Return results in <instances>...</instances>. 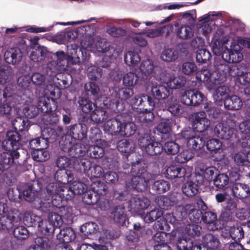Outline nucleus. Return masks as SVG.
<instances>
[{"mask_svg": "<svg viewBox=\"0 0 250 250\" xmlns=\"http://www.w3.org/2000/svg\"><path fill=\"white\" fill-rule=\"evenodd\" d=\"M86 94L93 100L98 98L100 88L99 85L94 82L86 83L84 86Z\"/></svg>", "mask_w": 250, "mask_h": 250, "instance_id": "49530a36", "label": "nucleus"}, {"mask_svg": "<svg viewBox=\"0 0 250 250\" xmlns=\"http://www.w3.org/2000/svg\"><path fill=\"white\" fill-rule=\"evenodd\" d=\"M132 104L139 107L141 110H153L155 106L151 96L145 94L136 95L132 100Z\"/></svg>", "mask_w": 250, "mask_h": 250, "instance_id": "f8f14e48", "label": "nucleus"}, {"mask_svg": "<svg viewBox=\"0 0 250 250\" xmlns=\"http://www.w3.org/2000/svg\"><path fill=\"white\" fill-rule=\"evenodd\" d=\"M22 52L21 50L15 47L7 51L4 54V60L6 62L12 64L19 63L22 59Z\"/></svg>", "mask_w": 250, "mask_h": 250, "instance_id": "c756f323", "label": "nucleus"}, {"mask_svg": "<svg viewBox=\"0 0 250 250\" xmlns=\"http://www.w3.org/2000/svg\"><path fill=\"white\" fill-rule=\"evenodd\" d=\"M54 178L60 185H66L74 179L73 174L70 170L66 169H59L54 173Z\"/></svg>", "mask_w": 250, "mask_h": 250, "instance_id": "2f4dec72", "label": "nucleus"}, {"mask_svg": "<svg viewBox=\"0 0 250 250\" xmlns=\"http://www.w3.org/2000/svg\"><path fill=\"white\" fill-rule=\"evenodd\" d=\"M18 98L15 89L10 86H6L3 90H0V116L10 119L12 107L17 104Z\"/></svg>", "mask_w": 250, "mask_h": 250, "instance_id": "f03ea898", "label": "nucleus"}, {"mask_svg": "<svg viewBox=\"0 0 250 250\" xmlns=\"http://www.w3.org/2000/svg\"><path fill=\"white\" fill-rule=\"evenodd\" d=\"M91 188L93 191L99 196L105 195L107 192L106 184L99 180L93 181L91 184Z\"/></svg>", "mask_w": 250, "mask_h": 250, "instance_id": "e2e57ef3", "label": "nucleus"}, {"mask_svg": "<svg viewBox=\"0 0 250 250\" xmlns=\"http://www.w3.org/2000/svg\"><path fill=\"white\" fill-rule=\"evenodd\" d=\"M50 64H47L46 70L44 72L46 75L49 76L51 77H55L56 80L55 83L56 85L59 87L60 89H65L70 85V83L67 76L62 73V72L56 73L55 67H50Z\"/></svg>", "mask_w": 250, "mask_h": 250, "instance_id": "dca6fc26", "label": "nucleus"}, {"mask_svg": "<svg viewBox=\"0 0 250 250\" xmlns=\"http://www.w3.org/2000/svg\"><path fill=\"white\" fill-rule=\"evenodd\" d=\"M203 221L206 224V227L208 230L213 231L217 230L220 227L217 224L218 220L217 215L212 211H205L203 213Z\"/></svg>", "mask_w": 250, "mask_h": 250, "instance_id": "bb28decb", "label": "nucleus"}, {"mask_svg": "<svg viewBox=\"0 0 250 250\" xmlns=\"http://www.w3.org/2000/svg\"><path fill=\"white\" fill-rule=\"evenodd\" d=\"M117 147L120 152L127 155L134 151L135 144L131 140L122 139L118 142Z\"/></svg>", "mask_w": 250, "mask_h": 250, "instance_id": "79ce46f5", "label": "nucleus"}, {"mask_svg": "<svg viewBox=\"0 0 250 250\" xmlns=\"http://www.w3.org/2000/svg\"><path fill=\"white\" fill-rule=\"evenodd\" d=\"M178 58V53L173 48H165L161 54V59L166 62H174Z\"/></svg>", "mask_w": 250, "mask_h": 250, "instance_id": "603ef678", "label": "nucleus"}, {"mask_svg": "<svg viewBox=\"0 0 250 250\" xmlns=\"http://www.w3.org/2000/svg\"><path fill=\"white\" fill-rule=\"evenodd\" d=\"M141 58L139 54L134 51H129L124 56V61L128 66L134 65L139 62Z\"/></svg>", "mask_w": 250, "mask_h": 250, "instance_id": "680f3d73", "label": "nucleus"}, {"mask_svg": "<svg viewBox=\"0 0 250 250\" xmlns=\"http://www.w3.org/2000/svg\"><path fill=\"white\" fill-rule=\"evenodd\" d=\"M1 230H9L12 229L15 223L18 222V218L13 212H9L7 214L0 217Z\"/></svg>", "mask_w": 250, "mask_h": 250, "instance_id": "4c0bfd02", "label": "nucleus"}, {"mask_svg": "<svg viewBox=\"0 0 250 250\" xmlns=\"http://www.w3.org/2000/svg\"><path fill=\"white\" fill-rule=\"evenodd\" d=\"M54 58L56 59L55 61H49L48 59V62L46 61L45 62L47 63L46 66L48 64L51 63L50 67H55L56 71L58 70L60 72H65L68 70V68L71 64L69 58L67 55L63 51H57L53 54Z\"/></svg>", "mask_w": 250, "mask_h": 250, "instance_id": "6e6552de", "label": "nucleus"}, {"mask_svg": "<svg viewBox=\"0 0 250 250\" xmlns=\"http://www.w3.org/2000/svg\"><path fill=\"white\" fill-rule=\"evenodd\" d=\"M178 250H201V247L199 245H194L193 241L190 239L181 238L178 239L177 243Z\"/></svg>", "mask_w": 250, "mask_h": 250, "instance_id": "ea45409f", "label": "nucleus"}, {"mask_svg": "<svg viewBox=\"0 0 250 250\" xmlns=\"http://www.w3.org/2000/svg\"><path fill=\"white\" fill-rule=\"evenodd\" d=\"M146 168V165L143 161H137L132 164L130 171L132 177L126 183L129 188L138 191L146 189L148 184L152 178L151 174L147 171Z\"/></svg>", "mask_w": 250, "mask_h": 250, "instance_id": "f257e3e1", "label": "nucleus"}, {"mask_svg": "<svg viewBox=\"0 0 250 250\" xmlns=\"http://www.w3.org/2000/svg\"><path fill=\"white\" fill-rule=\"evenodd\" d=\"M234 160L240 170L247 172L250 167V151L247 152V154L243 152L236 153Z\"/></svg>", "mask_w": 250, "mask_h": 250, "instance_id": "a878e982", "label": "nucleus"}, {"mask_svg": "<svg viewBox=\"0 0 250 250\" xmlns=\"http://www.w3.org/2000/svg\"><path fill=\"white\" fill-rule=\"evenodd\" d=\"M181 21L189 24H193L197 18L196 11L193 9L179 14Z\"/></svg>", "mask_w": 250, "mask_h": 250, "instance_id": "864d4df0", "label": "nucleus"}, {"mask_svg": "<svg viewBox=\"0 0 250 250\" xmlns=\"http://www.w3.org/2000/svg\"><path fill=\"white\" fill-rule=\"evenodd\" d=\"M171 234L164 231L157 232L153 236L156 244H164L168 243L171 241Z\"/></svg>", "mask_w": 250, "mask_h": 250, "instance_id": "69168bd1", "label": "nucleus"}, {"mask_svg": "<svg viewBox=\"0 0 250 250\" xmlns=\"http://www.w3.org/2000/svg\"><path fill=\"white\" fill-rule=\"evenodd\" d=\"M205 137L203 136L195 135L192 136L188 140L187 145L189 147L195 150L201 149L205 145Z\"/></svg>", "mask_w": 250, "mask_h": 250, "instance_id": "37998d69", "label": "nucleus"}, {"mask_svg": "<svg viewBox=\"0 0 250 250\" xmlns=\"http://www.w3.org/2000/svg\"><path fill=\"white\" fill-rule=\"evenodd\" d=\"M80 106L82 108V110L85 113L92 112L93 109L97 106L95 104L93 103L89 99L82 97L78 102Z\"/></svg>", "mask_w": 250, "mask_h": 250, "instance_id": "774afa93", "label": "nucleus"}, {"mask_svg": "<svg viewBox=\"0 0 250 250\" xmlns=\"http://www.w3.org/2000/svg\"><path fill=\"white\" fill-rule=\"evenodd\" d=\"M46 148H37L33 150L31 153L33 159L38 162H44L47 160L50 155L49 152L45 150Z\"/></svg>", "mask_w": 250, "mask_h": 250, "instance_id": "0e129e2a", "label": "nucleus"}, {"mask_svg": "<svg viewBox=\"0 0 250 250\" xmlns=\"http://www.w3.org/2000/svg\"><path fill=\"white\" fill-rule=\"evenodd\" d=\"M65 131L62 127L57 126L55 128L47 127L42 131L43 137L47 140V145L49 143H54L57 139L58 137L65 134Z\"/></svg>", "mask_w": 250, "mask_h": 250, "instance_id": "4be33fe9", "label": "nucleus"}, {"mask_svg": "<svg viewBox=\"0 0 250 250\" xmlns=\"http://www.w3.org/2000/svg\"><path fill=\"white\" fill-rule=\"evenodd\" d=\"M42 220L40 216L32 212L25 213L23 217V222L25 225L28 227H37L38 228Z\"/></svg>", "mask_w": 250, "mask_h": 250, "instance_id": "c03bdc74", "label": "nucleus"}, {"mask_svg": "<svg viewBox=\"0 0 250 250\" xmlns=\"http://www.w3.org/2000/svg\"><path fill=\"white\" fill-rule=\"evenodd\" d=\"M165 107L173 116H179L183 113L182 106L180 104L179 100L173 97H171L167 101Z\"/></svg>", "mask_w": 250, "mask_h": 250, "instance_id": "c9c22d12", "label": "nucleus"}, {"mask_svg": "<svg viewBox=\"0 0 250 250\" xmlns=\"http://www.w3.org/2000/svg\"><path fill=\"white\" fill-rule=\"evenodd\" d=\"M229 178L227 174L219 173L213 179V184L217 189L225 190L226 186L229 184Z\"/></svg>", "mask_w": 250, "mask_h": 250, "instance_id": "de8ad7c7", "label": "nucleus"}, {"mask_svg": "<svg viewBox=\"0 0 250 250\" xmlns=\"http://www.w3.org/2000/svg\"><path fill=\"white\" fill-rule=\"evenodd\" d=\"M111 216L115 223L121 226H126V222L127 221V217L125 213V208L122 206H115L112 209Z\"/></svg>", "mask_w": 250, "mask_h": 250, "instance_id": "cd10ccee", "label": "nucleus"}, {"mask_svg": "<svg viewBox=\"0 0 250 250\" xmlns=\"http://www.w3.org/2000/svg\"><path fill=\"white\" fill-rule=\"evenodd\" d=\"M147 130L143 135L140 136L138 144L141 149L145 151L148 155L155 156L160 154L163 151V145L159 142L156 141L154 136L152 135L149 130Z\"/></svg>", "mask_w": 250, "mask_h": 250, "instance_id": "39448f33", "label": "nucleus"}, {"mask_svg": "<svg viewBox=\"0 0 250 250\" xmlns=\"http://www.w3.org/2000/svg\"><path fill=\"white\" fill-rule=\"evenodd\" d=\"M181 102L188 106H198L207 100L205 96L196 89L185 90L181 95Z\"/></svg>", "mask_w": 250, "mask_h": 250, "instance_id": "423d86ee", "label": "nucleus"}, {"mask_svg": "<svg viewBox=\"0 0 250 250\" xmlns=\"http://www.w3.org/2000/svg\"><path fill=\"white\" fill-rule=\"evenodd\" d=\"M154 69V66L152 60L147 59L143 61L140 66L136 68L135 71L137 73L139 78L141 80H146L153 73Z\"/></svg>", "mask_w": 250, "mask_h": 250, "instance_id": "412c9836", "label": "nucleus"}, {"mask_svg": "<svg viewBox=\"0 0 250 250\" xmlns=\"http://www.w3.org/2000/svg\"><path fill=\"white\" fill-rule=\"evenodd\" d=\"M42 188L41 181H34L32 184L27 185L24 188L22 193L25 200L28 202L35 200L39 195V191Z\"/></svg>", "mask_w": 250, "mask_h": 250, "instance_id": "a211bd4d", "label": "nucleus"}, {"mask_svg": "<svg viewBox=\"0 0 250 250\" xmlns=\"http://www.w3.org/2000/svg\"><path fill=\"white\" fill-rule=\"evenodd\" d=\"M192 117V127L195 131L203 132L208 129L210 123L204 111L194 113Z\"/></svg>", "mask_w": 250, "mask_h": 250, "instance_id": "ddd939ff", "label": "nucleus"}, {"mask_svg": "<svg viewBox=\"0 0 250 250\" xmlns=\"http://www.w3.org/2000/svg\"><path fill=\"white\" fill-rule=\"evenodd\" d=\"M213 131L218 138L229 140L235 137L237 130L227 124L218 123L215 126Z\"/></svg>", "mask_w": 250, "mask_h": 250, "instance_id": "2eb2a0df", "label": "nucleus"}, {"mask_svg": "<svg viewBox=\"0 0 250 250\" xmlns=\"http://www.w3.org/2000/svg\"><path fill=\"white\" fill-rule=\"evenodd\" d=\"M57 103L53 98H43L40 99L38 106L33 104L28 105L23 109L25 116L29 119L35 118L40 111L42 113H48V111L56 110Z\"/></svg>", "mask_w": 250, "mask_h": 250, "instance_id": "7ed1b4c3", "label": "nucleus"}, {"mask_svg": "<svg viewBox=\"0 0 250 250\" xmlns=\"http://www.w3.org/2000/svg\"><path fill=\"white\" fill-rule=\"evenodd\" d=\"M50 53L48 51L45 47H40L34 49L29 55V58L34 62H41L44 61L46 58H49Z\"/></svg>", "mask_w": 250, "mask_h": 250, "instance_id": "f704fd0d", "label": "nucleus"}, {"mask_svg": "<svg viewBox=\"0 0 250 250\" xmlns=\"http://www.w3.org/2000/svg\"><path fill=\"white\" fill-rule=\"evenodd\" d=\"M192 28L188 25H182L178 28L176 31L177 36L183 40H188L192 38L193 36Z\"/></svg>", "mask_w": 250, "mask_h": 250, "instance_id": "6e6d98bb", "label": "nucleus"}, {"mask_svg": "<svg viewBox=\"0 0 250 250\" xmlns=\"http://www.w3.org/2000/svg\"><path fill=\"white\" fill-rule=\"evenodd\" d=\"M29 125V121L21 117L16 118L13 123V125L17 132L27 130Z\"/></svg>", "mask_w": 250, "mask_h": 250, "instance_id": "338daca9", "label": "nucleus"}, {"mask_svg": "<svg viewBox=\"0 0 250 250\" xmlns=\"http://www.w3.org/2000/svg\"><path fill=\"white\" fill-rule=\"evenodd\" d=\"M20 157L18 151L3 152L0 154V164L5 169H8L17 163L20 165L18 160Z\"/></svg>", "mask_w": 250, "mask_h": 250, "instance_id": "6ab92c4d", "label": "nucleus"}, {"mask_svg": "<svg viewBox=\"0 0 250 250\" xmlns=\"http://www.w3.org/2000/svg\"><path fill=\"white\" fill-rule=\"evenodd\" d=\"M181 196L180 194L176 193H172L168 196H163L158 199L157 204L161 208L168 210L179 203Z\"/></svg>", "mask_w": 250, "mask_h": 250, "instance_id": "f3484780", "label": "nucleus"}, {"mask_svg": "<svg viewBox=\"0 0 250 250\" xmlns=\"http://www.w3.org/2000/svg\"><path fill=\"white\" fill-rule=\"evenodd\" d=\"M87 151L86 146L81 143L73 144L69 155L73 158H78L85 155Z\"/></svg>", "mask_w": 250, "mask_h": 250, "instance_id": "a18cd8bd", "label": "nucleus"}, {"mask_svg": "<svg viewBox=\"0 0 250 250\" xmlns=\"http://www.w3.org/2000/svg\"><path fill=\"white\" fill-rule=\"evenodd\" d=\"M44 215H47L48 217V221L52 224L55 228H59L63 224V220L62 216L66 214V211H65L64 214H59L57 213L54 212L53 211L50 212V213H43Z\"/></svg>", "mask_w": 250, "mask_h": 250, "instance_id": "8fccbe9b", "label": "nucleus"}, {"mask_svg": "<svg viewBox=\"0 0 250 250\" xmlns=\"http://www.w3.org/2000/svg\"><path fill=\"white\" fill-rule=\"evenodd\" d=\"M231 190L232 195L240 199H245L250 195V189L245 184L235 183L232 185Z\"/></svg>", "mask_w": 250, "mask_h": 250, "instance_id": "393cba45", "label": "nucleus"}, {"mask_svg": "<svg viewBox=\"0 0 250 250\" xmlns=\"http://www.w3.org/2000/svg\"><path fill=\"white\" fill-rule=\"evenodd\" d=\"M225 107L228 110H237L243 106L241 99L237 95H232L227 98L224 101Z\"/></svg>", "mask_w": 250, "mask_h": 250, "instance_id": "e433bc0d", "label": "nucleus"}, {"mask_svg": "<svg viewBox=\"0 0 250 250\" xmlns=\"http://www.w3.org/2000/svg\"><path fill=\"white\" fill-rule=\"evenodd\" d=\"M40 210L42 213H50L51 211H58L64 214L66 208V202L64 200V193L61 192L51 196V200L42 201L40 204Z\"/></svg>", "mask_w": 250, "mask_h": 250, "instance_id": "20e7f679", "label": "nucleus"}, {"mask_svg": "<svg viewBox=\"0 0 250 250\" xmlns=\"http://www.w3.org/2000/svg\"><path fill=\"white\" fill-rule=\"evenodd\" d=\"M229 232L230 237L235 241L240 242L244 237V231L241 226L229 227Z\"/></svg>", "mask_w": 250, "mask_h": 250, "instance_id": "13d9d810", "label": "nucleus"}, {"mask_svg": "<svg viewBox=\"0 0 250 250\" xmlns=\"http://www.w3.org/2000/svg\"><path fill=\"white\" fill-rule=\"evenodd\" d=\"M202 245L207 250H215L220 246V242L217 235L208 233L202 237Z\"/></svg>", "mask_w": 250, "mask_h": 250, "instance_id": "c85d7f7f", "label": "nucleus"}, {"mask_svg": "<svg viewBox=\"0 0 250 250\" xmlns=\"http://www.w3.org/2000/svg\"><path fill=\"white\" fill-rule=\"evenodd\" d=\"M123 121L124 113L118 114L114 118L107 119L104 125V130L106 133L112 136L119 135Z\"/></svg>", "mask_w": 250, "mask_h": 250, "instance_id": "1a4fd4ad", "label": "nucleus"}, {"mask_svg": "<svg viewBox=\"0 0 250 250\" xmlns=\"http://www.w3.org/2000/svg\"><path fill=\"white\" fill-rule=\"evenodd\" d=\"M243 49L238 44L230 46V49L227 47L223 52L222 59L228 63L239 62L243 59Z\"/></svg>", "mask_w": 250, "mask_h": 250, "instance_id": "0eeeda50", "label": "nucleus"}, {"mask_svg": "<svg viewBox=\"0 0 250 250\" xmlns=\"http://www.w3.org/2000/svg\"><path fill=\"white\" fill-rule=\"evenodd\" d=\"M128 117L129 115L126 113H124V121L121 125V130L119 135L129 137L136 132L137 129L136 125L132 122H127Z\"/></svg>", "mask_w": 250, "mask_h": 250, "instance_id": "b1692460", "label": "nucleus"}, {"mask_svg": "<svg viewBox=\"0 0 250 250\" xmlns=\"http://www.w3.org/2000/svg\"><path fill=\"white\" fill-rule=\"evenodd\" d=\"M152 111L141 110L142 112L135 118L136 122L141 124L143 126H151L154 118V115Z\"/></svg>", "mask_w": 250, "mask_h": 250, "instance_id": "58836bf2", "label": "nucleus"}, {"mask_svg": "<svg viewBox=\"0 0 250 250\" xmlns=\"http://www.w3.org/2000/svg\"><path fill=\"white\" fill-rule=\"evenodd\" d=\"M90 117L92 122L100 124L106 120L108 118V115L104 109L97 106L91 113Z\"/></svg>", "mask_w": 250, "mask_h": 250, "instance_id": "a19ab883", "label": "nucleus"}, {"mask_svg": "<svg viewBox=\"0 0 250 250\" xmlns=\"http://www.w3.org/2000/svg\"><path fill=\"white\" fill-rule=\"evenodd\" d=\"M67 189V192L70 191L72 193L77 195L84 194L87 189L86 185L80 181H74L70 185V188Z\"/></svg>", "mask_w": 250, "mask_h": 250, "instance_id": "5fc2aeb1", "label": "nucleus"}, {"mask_svg": "<svg viewBox=\"0 0 250 250\" xmlns=\"http://www.w3.org/2000/svg\"><path fill=\"white\" fill-rule=\"evenodd\" d=\"M169 183L164 180L161 179L155 181L152 185V189L156 193L161 194L167 191L170 188Z\"/></svg>", "mask_w": 250, "mask_h": 250, "instance_id": "4d7b16f0", "label": "nucleus"}, {"mask_svg": "<svg viewBox=\"0 0 250 250\" xmlns=\"http://www.w3.org/2000/svg\"><path fill=\"white\" fill-rule=\"evenodd\" d=\"M87 127L83 123H77L67 127V134L76 140L83 141L87 138Z\"/></svg>", "mask_w": 250, "mask_h": 250, "instance_id": "9b49d317", "label": "nucleus"}, {"mask_svg": "<svg viewBox=\"0 0 250 250\" xmlns=\"http://www.w3.org/2000/svg\"><path fill=\"white\" fill-rule=\"evenodd\" d=\"M21 136L17 131H8L6 134V138L3 141L2 146L8 152L18 151L20 147V141Z\"/></svg>", "mask_w": 250, "mask_h": 250, "instance_id": "9d476101", "label": "nucleus"}, {"mask_svg": "<svg viewBox=\"0 0 250 250\" xmlns=\"http://www.w3.org/2000/svg\"><path fill=\"white\" fill-rule=\"evenodd\" d=\"M29 146L33 150H36L37 148H47L48 146L47 140L42 137L32 139L29 141Z\"/></svg>", "mask_w": 250, "mask_h": 250, "instance_id": "052dcab7", "label": "nucleus"}, {"mask_svg": "<svg viewBox=\"0 0 250 250\" xmlns=\"http://www.w3.org/2000/svg\"><path fill=\"white\" fill-rule=\"evenodd\" d=\"M169 96V89L163 84L153 85L151 88V96L155 104L161 100L167 99Z\"/></svg>", "mask_w": 250, "mask_h": 250, "instance_id": "aec40b11", "label": "nucleus"}, {"mask_svg": "<svg viewBox=\"0 0 250 250\" xmlns=\"http://www.w3.org/2000/svg\"><path fill=\"white\" fill-rule=\"evenodd\" d=\"M183 193L188 197H192L196 194L198 191V187L195 183L191 181H187L182 186Z\"/></svg>", "mask_w": 250, "mask_h": 250, "instance_id": "bf43d9fd", "label": "nucleus"}, {"mask_svg": "<svg viewBox=\"0 0 250 250\" xmlns=\"http://www.w3.org/2000/svg\"><path fill=\"white\" fill-rule=\"evenodd\" d=\"M245 69V67L241 64H231L230 65H226L224 71L225 73H227L229 75L232 77H239L243 74V70Z\"/></svg>", "mask_w": 250, "mask_h": 250, "instance_id": "3c124183", "label": "nucleus"}, {"mask_svg": "<svg viewBox=\"0 0 250 250\" xmlns=\"http://www.w3.org/2000/svg\"><path fill=\"white\" fill-rule=\"evenodd\" d=\"M67 56L69 58L71 64L84 63L87 61V57L83 56V52L81 49L71 48Z\"/></svg>", "mask_w": 250, "mask_h": 250, "instance_id": "72a5a7b5", "label": "nucleus"}, {"mask_svg": "<svg viewBox=\"0 0 250 250\" xmlns=\"http://www.w3.org/2000/svg\"><path fill=\"white\" fill-rule=\"evenodd\" d=\"M13 71L11 66L2 65L0 66V83H5L12 78Z\"/></svg>", "mask_w": 250, "mask_h": 250, "instance_id": "09e8293b", "label": "nucleus"}, {"mask_svg": "<svg viewBox=\"0 0 250 250\" xmlns=\"http://www.w3.org/2000/svg\"><path fill=\"white\" fill-rule=\"evenodd\" d=\"M149 205V200L144 196L133 197L131 198L129 203L130 209L136 212L146 209Z\"/></svg>", "mask_w": 250, "mask_h": 250, "instance_id": "5701e85b", "label": "nucleus"}, {"mask_svg": "<svg viewBox=\"0 0 250 250\" xmlns=\"http://www.w3.org/2000/svg\"><path fill=\"white\" fill-rule=\"evenodd\" d=\"M76 237L74 230L70 227H66L60 230L57 235V238L62 243L68 244L74 241Z\"/></svg>", "mask_w": 250, "mask_h": 250, "instance_id": "473e14b6", "label": "nucleus"}, {"mask_svg": "<svg viewBox=\"0 0 250 250\" xmlns=\"http://www.w3.org/2000/svg\"><path fill=\"white\" fill-rule=\"evenodd\" d=\"M191 204L176 206L172 214H169L167 220L172 224H176L188 216L189 211L191 209Z\"/></svg>", "mask_w": 250, "mask_h": 250, "instance_id": "4468645a", "label": "nucleus"}, {"mask_svg": "<svg viewBox=\"0 0 250 250\" xmlns=\"http://www.w3.org/2000/svg\"><path fill=\"white\" fill-rule=\"evenodd\" d=\"M166 177L170 179L184 177L186 173V169L180 165H171L165 171Z\"/></svg>", "mask_w": 250, "mask_h": 250, "instance_id": "7c9ffc66", "label": "nucleus"}]
</instances>
